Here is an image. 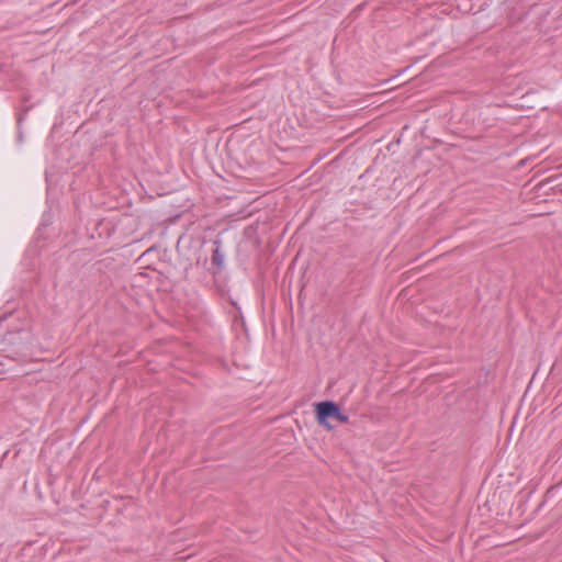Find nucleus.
I'll return each instance as SVG.
<instances>
[{"mask_svg":"<svg viewBox=\"0 0 562 562\" xmlns=\"http://www.w3.org/2000/svg\"><path fill=\"white\" fill-rule=\"evenodd\" d=\"M315 413L318 424L329 430L334 427L328 423V419L333 418L341 424L347 423L349 419V417L341 412L340 406L333 401H324L315 404Z\"/></svg>","mask_w":562,"mask_h":562,"instance_id":"1","label":"nucleus"},{"mask_svg":"<svg viewBox=\"0 0 562 562\" xmlns=\"http://www.w3.org/2000/svg\"><path fill=\"white\" fill-rule=\"evenodd\" d=\"M214 246L215 247L212 252L211 261H212L213 266H216V268L218 270H221L224 265V254L221 251V246H222L221 240H218V239L214 240Z\"/></svg>","mask_w":562,"mask_h":562,"instance_id":"2","label":"nucleus"}]
</instances>
